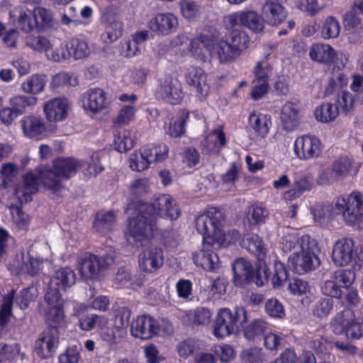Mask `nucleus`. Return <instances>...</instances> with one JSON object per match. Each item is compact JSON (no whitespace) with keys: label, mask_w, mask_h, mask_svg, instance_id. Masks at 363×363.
<instances>
[{"label":"nucleus","mask_w":363,"mask_h":363,"mask_svg":"<svg viewBox=\"0 0 363 363\" xmlns=\"http://www.w3.org/2000/svg\"><path fill=\"white\" fill-rule=\"evenodd\" d=\"M246 41L245 33L232 32L226 40L213 42L206 35H200L191 43L192 54L199 60H207L206 53L211 59L217 60L220 64L228 63L235 60L241 54L242 48Z\"/></svg>","instance_id":"1"},{"label":"nucleus","mask_w":363,"mask_h":363,"mask_svg":"<svg viewBox=\"0 0 363 363\" xmlns=\"http://www.w3.org/2000/svg\"><path fill=\"white\" fill-rule=\"evenodd\" d=\"M76 282V274L69 267H64L55 272L50 279V287L45 296L49 310L48 317L50 320L55 315L57 320L62 319L64 300L61 297L60 291H65Z\"/></svg>","instance_id":"2"},{"label":"nucleus","mask_w":363,"mask_h":363,"mask_svg":"<svg viewBox=\"0 0 363 363\" xmlns=\"http://www.w3.org/2000/svg\"><path fill=\"white\" fill-rule=\"evenodd\" d=\"M299 251L294 252L288 259V265L294 272L303 274L315 270L320 265L318 242L308 235L301 237Z\"/></svg>","instance_id":"3"},{"label":"nucleus","mask_w":363,"mask_h":363,"mask_svg":"<svg viewBox=\"0 0 363 363\" xmlns=\"http://www.w3.org/2000/svg\"><path fill=\"white\" fill-rule=\"evenodd\" d=\"M82 165V162L74 158H58L54 162L53 168H44L40 172L43 185L57 193L62 189V179H69Z\"/></svg>","instance_id":"4"},{"label":"nucleus","mask_w":363,"mask_h":363,"mask_svg":"<svg viewBox=\"0 0 363 363\" xmlns=\"http://www.w3.org/2000/svg\"><path fill=\"white\" fill-rule=\"evenodd\" d=\"M224 219L223 213L216 208H211L206 213L197 217L196 227L198 232L203 235L204 246H221L224 236L220 227Z\"/></svg>","instance_id":"5"},{"label":"nucleus","mask_w":363,"mask_h":363,"mask_svg":"<svg viewBox=\"0 0 363 363\" xmlns=\"http://www.w3.org/2000/svg\"><path fill=\"white\" fill-rule=\"evenodd\" d=\"M335 211L341 214L346 223L363 229V196L359 192L350 194L347 199L335 200Z\"/></svg>","instance_id":"6"},{"label":"nucleus","mask_w":363,"mask_h":363,"mask_svg":"<svg viewBox=\"0 0 363 363\" xmlns=\"http://www.w3.org/2000/svg\"><path fill=\"white\" fill-rule=\"evenodd\" d=\"M48 315L49 310L47 309L45 316L48 327L40 334L35 342V352L42 359L51 357L55 352L59 344V328L64 323V313H62V319L59 320L55 318V315L50 320Z\"/></svg>","instance_id":"7"},{"label":"nucleus","mask_w":363,"mask_h":363,"mask_svg":"<svg viewBox=\"0 0 363 363\" xmlns=\"http://www.w3.org/2000/svg\"><path fill=\"white\" fill-rule=\"evenodd\" d=\"M247 312L243 308L234 311L228 308L219 310L213 324V333L218 338L230 335L240 328V325L247 321Z\"/></svg>","instance_id":"8"},{"label":"nucleus","mask_w":363,"mask_h":363,"mask_svg":"<svg viewBox=\"0 0 363 363\" xmlns=\"http://www.w3.org/2000/svg\"><path fill=\"white\" fill-rule=\"evenodd\" d=\"M138 211V214L129 220L127 240L131 245L142 247L151 237L156 228V221L155 216L142 212L140 206Z\"/></svg>","instance_id":"9"},{"label":"nucleus","mask_w":363,"mask_h":363,"mask_svg":"<svg viewBox=\"0 0 363 363\" xmlns=\"http://www.w3.org/2000/svg\"><path fill=\"white\" fill-rule=\"evenodd\" d=\"M114 263L115 259L111 255L99 257L91 253L86 254L80 262L79 272L85 280L97 281Z\"/></svg>","instance_id":"10"},{"label":"nucleus","mask_w":363,"mask_h":363,"mask_svg":"<svg viewBox=\"0 0 363 363\" xmlns=\"http://www.w3.org/2000/svg\"><path fill=\"white\" fill-rule=\"evenodd\" d=\"M142 212L149 216H155V221L157 216L176 220L180 215V210L177 201L169 194H160L155 197L152 203L140 205Z\"/></svg>","instance_id":"11"},{"label":"nucleus","mask_w":363,"mask_h":363,"mask_svg":"<svg viewBox=\"0 0 363 363\" xmlns=\"http://www.w3.org/2000/svg\"><path fill=\"white\" fill-rule=\"evenodd\" d=\"M354 279L355 273L352 269L337 270L323 282L321 291L325 296L339 298L342 294V287L348 289Z\"/></svg>","instance_id":"12"},{"label":"nucleus","mask_w":363,"mask_h":363,"mask_svg":"<svg viewBox=\"0 0 363 363\" xmlns=\"http://www.w3.org/2000/svg\"><path fill=\"white\" fill-rule=\"evenodd\" d=\"M157 94L172 105L180 104L184 96L182 83L171 74H164L159 78Z\"/></svg>","instance_id":"13"},{"label":"nucleus","mask_w":363,"mask_h":363,"mask_svg":"<svg viewBox=\"0 0 363 363\" xmlns=\"http://www.w3.org/2000/svg\"><path fill=\"white\" fill-rule=\"evenodd\" d=\"M223 22L227 29H233L237 26H243L251 30L259 33L264 28L263 20L252 11L236 12L226 16Z\"/></svg>","instance_id":"14"},{"label":"nucleus","mask_w":363,"mask_h":363,"mask_svg":"<svg viewBox=\"0 0 363 363\" xmlns=\"http://www.w3.org/2000/svg\"><path fill=\"white\" fill-rule=\"evenodd\" d=\"M357 255L354 241L350 238H341L333 245L332 260L337 267H343L349 264Z\"/></svg>","instance_id":"15"},{"label":"nucleus","mask_w":363,"mask_h":363,"mask_svg":"<svg viewBox=\"0 0 363 363\" xmlns=\"http://www.w3.org/2000/svg\"><path fill=\"white\" fill-rule=\"evenodd\" d=\"M322 150L320 140L311 135L298 137L294 143V152L299 160H308L318 157Z\"/></svg>","instance_id":"16"},{"label":"nucleus","mask_w":363,"mask_h":363,"mask_svg":"<svg viewBox=\"0 0 363 363\" xmlns=\"http://www.w3.org/2000/svg\"><path fill=\"white\" fill-rule=\"evenodd\" d=\"M140 268L145 272L152 273L160 269L164 263V253L160 247L150 246L140 254Z\"/></svg>","instance_id":"17"},{"label":"nucleus","mask_w":363,"mask_h":363,"mask_svg":"<svg viewBox=\"0 0 363 363\" xmlns=\"http://www.w3.org/2000/svg\"><path fill=\"white\" fill-rule=\"evenodd\" d=\"M186 82L196 92V96L202 100L208 95L210 87L207 76L203 69L191 67L185 74Z\"/></svg>","instance_id":"18"},{"label":"nucleus","mask_w":363,"mask_h":363,"mask_svg":"<svg viewBox=\"0 0 363 363\" xmlns=\"http://www.w3.org/2000/svg\"><path fill=\"white\" fill-rule=\"evenodd\" d=\"M83 107L93 113H98L109 106L105 91L99 88L91 89L82 97Z\"/></svg>","instance_id":"19"},{"label":"nucleus","mask_w":363,"mask_h":363,"mask_svg":"<svg viewBox=\"0 0 363 363\" xmlns=\"http://www.w3.org/2000/svg\"><path fill=\"white\" fill-rule=\"evenodd\" d=\"M203 246V250L193 253L194 262L197 266H201L206 270L213 271L218 267L219 258L216 253L212 251L211 248L217 249L220 247Z\"/></svg>","instance_id":"20"},{"label":"nucleus","mask_w":363,"mask_h":363,"mask_svg":"<svg viewBox=\"0 0 363 363\" xmlns=\"http://www.w3.org/2000/svg\"><path fill=\"white\" fill-rule=\"evenodd\" d=\"M154 319L147 315H140L130 323L131 335L142 340H147L155 335Z\"/></svg>","instance_id":"21"},{"label":"nucleus","mask_w":363,"mask_h":363,"mask_svg":"<svg viewBox=\"0 0 363 363\" xmlns=\"http://www.w3.org/2000/svg\"><path fill=\"white\" fill-rule=\"evenodd\" d=\"M177 25V18L172 13H160L148 23L150 30L163 35H168L174 31Z\"/></svg>","instance_id":"22"},{"label":"nucleus","mask_w":363,"mask_h":363,"mask_svg":"<svg viewBox=\"0 0 363 363\" xmlns=\"http://www.w3.org/2000/svg\"><path fill=\"white\" fill-rule=\"evenodd\" d=\"M68 107L69 102L67 99L57 98L47 102L43 109L48 121H58L67 117Z\"/></svg>","instance_id":"23"},{"label":"nucleus","mask_w":363,"mask_h":363,"mask_svg":"<svg viewBox=\"0 0 363 363\" xmlns=\"http://www.w3.org/2000/svg\"><path fill=\"white\" fill-rule=\"evenodd\" d=\"M38 190V182L36 176L32 173H28L24 176L23 184L15 190V195L18 203L22 205L32 200V195Z\"/></svg>","instance_id":"24"},{"label":"nucleus","mask_w":363,"mask_h":363,"mask_svg":"<svg viewBox=\"0 0 363 363\" xmlns=\"http://www.w3.org/2000/svg\"><path fill=\"white\" fill-rule=\"evenodd\" d=\"M262 17L271 26H277L286 18L284 8L277 1L267 0L262 6Z\"/></svg>","instance_id":"25"},{"label":"nucleus","mask_w":363,"mask_h":363,"mask_svg":"<svg viewBox=\"0 0 363 363\" xmlns=\"http://www.w3.org/2000/svg\"><path fill=\"white\" fill-rule=\"evenodd\" d=\"M298 104L287 101L281 108V121L283 128L287 131L293 130L299 123Z\"/></svg>","instance_id":"26"},{"label":"nucleus","mask_w":363,"mask_h":363,"mask_svg":"<svg viewBox=\"0 0 363 363\" xmlns=\"http://www.w3.org/2000/svg\"><path fill=\"white\" fill-rule=\"evenodd\" d=\"M233 271L234 273L233 282L238 286H242L249 283L252 279V272L253 267L251 263L245 259H237L233 264Z\"/></svg>","instance_id":"27"},{"label":"nucleus","mask_w":363,"mask_h":363,"mask_svg":"<svg viewBox=\"0 0 363 363\" xmlns=\"http://www.w3.org/2000/svg\"><path fill=\"white\" fill-rule=\"evenodd\" d=\"M309 55L313 61L324 64H331L337 59L335 50L328 44H313L310 48Z\"/></svg>","instance_id":"28"},{"label":"nucleus","mask_w":363,"mask_h":363,"mask_svg":"<svg viewBox=\"0 0 363 363\" xmlns=\"http://www.w3.org/2000/svg\"><path fill=\"white\" fill-rule=\"evenodd\" d=\"M23 131L26 136L30 138H39L45 132L43 120L38 116H26L21 121Z\"/></svg>","instance_id":"29"},{"label":"nucleus","mask_w":363,"mask_h":363,"mask_svg":"<svg viewBox=\"0 0 363 363\" xmlns=\"http://www.w3.org/2000/svg\"><path fill=\"white\" fill-rule=\"evenodd\" d=\"M242 247L250 252L255 255L259 262L265 264L267 249L263 244L262 240L257 235H247L242 240Z\"/></svg>","instance_id":"30"},{"label":"nucleus","mask_w":363,"mask_h":363,"mask_svg":"<svg viewBox=\"0 0 363 363\" xmlns=\"http://www.w3.org/2000/svg\"><path fill=\"white\" fill-rule=\"evenodd\" d=\"M312 213L315 223L325 225L333 219V215L337 214V212L335 211V205L323 203L316 205L313 208Z\"/></svg>","instance_id":"31"},{"label":"nucleus","mask_w":363,"mask_h":363,"mask_svg":"<svg viewBox=\"0 0 363 363\" xmlns=\"http://www.w3.org/2000/svg\"><path fill=\"white\" fill-rule=\"evenodd\" d=\"M10 15L16 18L17 27L26 33H30L35 27L33 13L30 11L16 9Z\"/></svg>","instance_id":"32"},{"label":"nucleus","mask_w":363,"mask_h":363,"mask_svg":"<svg viewBox=\"0 0 363 363\" xmlns=\"http://www.w3.org/2000/svg\"><path fill=\"white\" fill-rule=\"evenodd\" d=\"M338 115V106L330 102L321 104L314 111L315 118L321 123L332 122L337 118Z\"/></svg>","instance_id":"33"},{"label":"nucleus","mask_w":363,"mask_h":363,"mask_svg":"<svg viewBox=\"0 0 363 363\" xmlns=\"http://www.w3.org/2000/svg\"><path fill=\"white\" fill-rule=\"evenodd\" d=\"M116 222V216L113 211L98 212L94 221V228L101 233L109 232Z\"/></svg>","instance_id":"34"},{"label":"nucleus","mask_w":363,"mask_h":363,"mask_svg":"<svg viewBox=\"0 0 363 363\" xmlns=\"http://www.w3.org/2000/svg\"><path fill=\"white\" fill-rule=\"evenodd\" d=\"M249 123L257 134L265 137L269 132L271 121L267 115L252 113L249 117Z\"/></svg>","instance_id":"35"},{"label":"nucleus","mask_w":363,"mask_h":363,"mask_svg":"<svg viewBox=\"0 0 363 363\" xmlns=\"http://www.w3.org/2000/svg\"><path fill=\"white\" fill-rule=\"evenodd\" d=\"M354 316L353 311L349 308H346L338 313L332 322L333 330L336 334H342L352 323Z\"/></svg>","instance_id":"36"},{"label":"nucleus","mask_w":363,"mask_h":363,"mask_svg":"<svg viewBox=\"0 0 363 363\" xmlns=\"http://www.w3.org/2000/svg\"><path fill=\"white\" fill-rule=\"evenodd\" d=\"M45 84V75L33 74L22 84L21 88L26 93L38 94L44 90Z\"/></svg>","instance_id":"37"},{"label":"nucleus","mask_w":363,"mask_h":363,"mask_svg":"<svg viewBox=\"0 0 363 363\" xmlns=\"http://www.w3.org/2000/svg\"><path fill=\"white\" fill-rule=\"evenodd\" d=\"M33 17L35 27L44 29L52 26V13L50 10L43 7H36L33 9Z\"/></svg>","instance_id":"38"},{"label":"nucleus","mask_w":363,"mask_h":363,"mask_svg":"<svg viewBox=\"0 0 363 363\" xmlns=\"http://www.w3.org/2000/svg\"><path fill=\"white\" fill-rule=\"evenodd\" d=\"M347 84L346 75L342 72H333L331 77L325 88V96L333 94L336 91H339L343 86Z\"/></svg>","instance_id":"39"},{"label":"nucleus","mask_w":363,"mask_h":363,"mask_svg":"<svg viewBox=\"0 0 363 363\" xmlns=\"http://www.w3.org/2000/svg\"><path fill=\"white\" fill-rule=\"evenodd\" d=\"M116 149L121 152H125L132 149L135 145V137L128 130H124L115 136Z\"/></svg>","instance_id":"40"},{"label":"nucleus","mask_w":363,"mask_h":363,"mask_svg":"<svg viewBox=\"0 0 363 363\" xmlns=\"http://www.w3.org/2000/svg\"><path fill=\"white\" fill-rule=\"evenodd\" d=\"M123 32V24L121 21L114 20L108 23L102 34V40L105 43H111L117 40Z\"/></svg>","instance_id":"41"},{"label":"nucleus","mask_w":363,"mask_h":363,"mask_svg":"<svg viewBox=\"0 0 363 363\" xmlns=\"http://www.w3.org/2000/svg\"><path fill=\"white\" fill-rule=\"evenodd\" d=\"M334 306V301L330 298H322L313 305L312 313L314 316L323 318L327 317L331 312Z\"/></svg>","instance_id":"42"},{"label":"nucleus","mask_w":363,"mask_h":363,"mask_svg":"<svg viewBox=\"0 0 363 363\" xmlns=\"http://www.w3.org/2000/svg\"><path fill=\"white\" fill-rule=\"evenodd\" d=\"M36 101V98L33 96H16L11 99V108L18 115H21L28 106L35 105Z\"/></svg>","instance_id":"43"},{"label":"nucleus","mask_w":363,"mask_h":363,"mask_svg":"<svg viewBox=\"0 0 363 363\" xmlns=\"http://www.w3.org/2000/svg\"><path fill=\"white\" fill-rule=\"evenodd\" d=\"M352 164V160L349 157H340L332 164L333 172L337 177H345L348 175Z\"/></svg>","instance_id":"44"},{"label":"nucleus","mask_w":363,"mask_h":363,"mask_svg":"<svg viewBox=\"0 0 363 363\" xmlns=\"http://www.w3.org/2000/svg\"><path fill=\"white\" fill-rule=\"evenodd\" d=\"M20 354V345L18 344L8 345L0 342V363L4 362H13Z\"/></svg>","instance_id":"45"},{"label":"nucleus","mask_w":363,"mask_h":363,"mask_svg":"<svg viewBox=\"0 0 363 363\" xmlns=\"http://www.w3.org/2000/svg\"><path fill=\"white\" fill-rule=\"evenodd\" d=\"M77 84V79L73 78L72 74L66 72H60L52 77L50 86L51 89L56 90L65 86H74Z\"/></svg>","instance_id":"46"},{"label":"nucleus","mask_w":363,"mask_h":363,"mask_svg":"<svg viewBox=\"0 0 363 363\" xmlns=\"http://www.w3.org/2000/svg\"><path fill=\"white\" fill-rule=\"evenodd\" d=\"M189 113L186 111L180 113L179 118L174 122L169 123L167 133L172 138H179L185 132V125Z\"/></svg>","instance_id":"47"},{"label":"nucleus","mask_w":363,"mask_h":363,"mask_svg":"<svg viewBox=\"0 0 363 363\" xmlns=\"http://www.w3.org/2000/svg\"><path fill=\"white\" fill-rule=\"evenodd\" d=\"M267 329V323L261 319H257L244 327V334L247 339L252 340L264 333Z\"/></svg>","instance_id":"48"},{"label":"nucleus","mask_w":363,"mask_h":363,"mask_svg":"<svg viewBox=\"0 0 363 363\" xmlns=\"http://www.w3.org/2000/svg\"><path fill=\"white\" fill-rule=\"evenodd\" d=\"M340 32V26L338 21L333 16L326 18L322 28V34L324 38H335Z\"/></svg>","instance_id":"49"},{"label":"nucleus","mask_w":363,"mask_h":363,"mask_svg":"<svg viewBox=\"0 0 363 363\" xmlns=\"http://www.w3.org/2000/svg\"><path fill=\"white\" fill-rule=\"evenodd\" d=\"M38 296L37 288L32 286L23 289L16 298V303L21 309L28 308L29 303L33 301Z\"/></svg>","instance_id":"50"},{"label":"nucleus","mask_w":363,"mask_h":363,"mask_svg":"<svg viewBox=\"0 0 363 363\" xmlns=\"http://www.w3.org/2000/svg\"><path fill=\"white\" fill-rule=\"evenodd\" d=\"M131 311L128 307L119 308L115 315L114 326L118 330H126L130 325Z\"/></svg>","instance_id":"51"},{"label":"nucleus","mask_w":363,"mask_h":363,"mask_svg":"<svg viewBox=\"0 0 363 363\" xmlns=\"http://www.w3.org/2000/svg\"><path fill=\"white\" fill-rule=\"evenodd\" d=\"M69 50L75 60L84 58L90 52L87 43L79 39L71 40Z\"/></svg>","instance_id":"52"},{"label":"nucleus","mask_w":363,"mask_h":363,"mask_svg":"<svg viewBox=\"0 0 363 363\" xmlns=\"http://www.w3.org/2000/svg\"><path fill=\"white\" fill-rule=\"evenodd\" d=\"M26 44L31 49L38 52H46L51 48L50 40L41 35L28 37L26 38Z\"/></svg>","instance_id":"53"},{"label":"nucleus","mask_w":363,"mask_h":363,"mask_svg":"<svg viewBox=\"0 0 363 363\" xmlns=\"http://www.w3.org/2000/svg\"><path fill=\"white\" fill-rule=\"evenodd\" d=\"M13 292L3 297V303L0 310V324L2 327L7 325L11 315Z\"/></svg>","instance_id":"54"},{"label":"nucleus","mask_w":363,"mask_h":363,"mask_svg":"<svg viewBox=\"0 0 363 363\" xmlns=\"http://www.w3.org/2000/svg\"><path fill=\"white\" fill-rule=\"evenodd\" d=\"M336 103V106H338V110L340 108L345 114L348 113L353 109V96L352 94L348 91H341L339 92Z\"/></svg>","instance_id":"55"},{"label":"nucleus","mask_w":363,"mask_h":363,"mask_svg":"<svg viewBox=\"0 0 363 363\" xmlns=\"http://www.w3.org/2000/svg\"><path fill=\"white\" fill-rule=\"evenodd\" d=\"M259 267L252 272V279L249 280V283L253 282L257 286H262L267 282L269 273L266 267V263L259 262Z\"/></svg>","instance_id":"56"},{"label":"nucleus","mask_w":363,"mask_h":363,"mask_svg":"<svg viewBox=\"0 0 363 363\" xmlns=\"http://www.w3.org/2000/svg\"><path fill=\"white\" fill-rule=\"evenodd\" d=\"M135 109L133 106H124L118 115L113 120L114 125H125L129 123L135 116Z\"/></svg>","instance_id":"57"},{"label":"nucleus","mask_w":363,"mask_h":363,"mask_svg":"<svg viewBox=\"0 0 363 363\" xmlns=\"http://www.w3.org/2000/svg\"><path fill=\"white\" fill-rule=\"evenodd\" d=\"M267 313L272 317L281 318L285 315L283 305L276 298H271L265 303Z\"/></svg>","instance_id":"58"},{"label":"nucleus","mask_w":363,"mask_h":363,"mask_svg":"<svg viewBox=\"0 0 363 363\" xmlns=\"http://www.w3.org/2000/svg\"><path fill=\"white\" fill-rule=\"evenodd\" d=\"M288 289L291 294L301 296L306 294L309 291V286L306 281L298 278H293L289 283Z\"/></svg>","instance_id":"59"},{"label":"nucleus","mask_w":363,"mask_h":363,"mask_svg":"<svg viewBox=\"0 0 363 363\" xmlns=\"http://www.w3.org/2000/svg\"><path fill=\"white\" fill-rule=\"evenodd\" d=\"M129 166L135 171L140 172L148 168L149 164L142 152H134L129 159Z\"/></svg>","instance_id":"60"},{"label":"nucleus","mask_w":363,"mask_h":363,"mask_svg":"<svg viewBox=\"0 0 363 363\" xmlns=\"http://www.w3.org/2000/svg\"><path fill=\"white\" fill-rule=\"evenodd\" d=\"M214 352L223 363H228L235 357L234 349L230 345L216 346Z\"/></svg>","instance_id":"61"},{"label":"nucleus","mask_w":363,"mask_h":363,"mask_svg":"<svg viewBox=\"0 0 363 363\" xmlns=\"http://www.w3.org/2000/svg\"><path fill=\"white\" fill-rule=\"evenodd\" d=\"M250 213L251 216V223L253 224L264 223L269 216L268 210L259 206H252Z\"/></svg>","instance_id":"62"},{"label":"nucleus","mask_w":363,"mask_h":363,"mask_svg":"<svg viewBox=\"0 0 363 363\" xmlns=\"http://www.w3.org/2000/svg\"><path fill=\"white\" fill-rule=\"evenodd\" d=\"M242 363H262L264 361L261 352L255 349L244 350L240 354Z\"/></svg>","instance_id":"63"},{"label":"nucleus","mask_w":363,"mask_h":363,"mask_svg":"<svg viewBox=\"0 0 363 363\" xmlns=\"http://www.w3.org/2000/svg\"><path fill=\"white\" fill-rule=\"evenodd\" d=\"M343 333L352 339L360 338L363 335V320L358 321L354 318Z\"/></svg>","instance_id":"64"}]
</instances>
